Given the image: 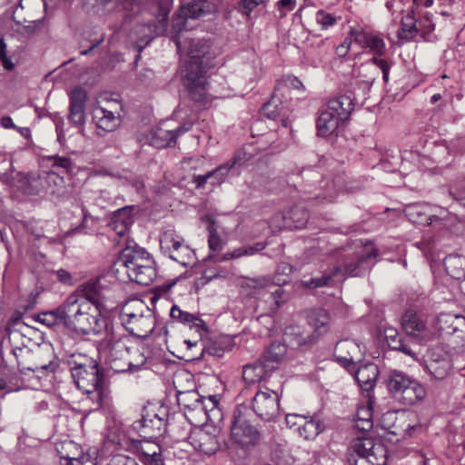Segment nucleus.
<instances>
[{
  "label": "nucleus",
  "instance_id": "nucleus-46",
  "mask_svg": "<svg viewBox=\"0 0 465 465\" xmlns=\"http://www.w3.org/2000/svg\"><path fill=\"white\" fill-rule=\"evenodd\" d=\"M425 368L434 379L443 380L450 369V364L447 358L430 359L427 361Z\"/></svg>",
  "mask_w": 465,
  "mask_h": 465
},
{
  "label": "nucleus",
  "instance_id": "nucleus-62",
  "mask_svg": "<svg viewBox=\"0 0 465 465\" xmlns=\"http://www.w3.org/2000/svg\"><path fill=\"white\" fill-rule=\"evenodd\" d=\"M357 351H359L358 344L355 341L349 340L338 341L334 350L336 353L342 354L343 352H346V355H353Z\"/></svg>",
  "mask_w": 465,
  "mask_h": 465
},
{
  "label": "nucleus",
  "instance_id": "nucleus-58",
  "mask_svg": "<svg viewBox=\"0 0 465 465\" xmlns=\"http://www.w3.org/2000/svg\"><path fill=\"white\" fill-rule=\"evenodd\" d=\"M244 286L253 290L252 293H259L261 290L273 287V282L269 277L246 278Z\"/></svg>",
  "mask_w": 465,
  "mask_h": 465
},
{
  "label": "nucleus",
  "instance_id": "nucleus-64",
  "mask_svg": "<svg viewBox=\"0 0 465 465\" xmlns=\"http://www.w3.org/2000/svg\"><path fill=\"white\" fill-rule=\"evenodd\" d=\"M36 320L46 326H54L58 322V308L39 313Z\"/></svg>",
  "mask_w": 465,
  "mask_h": 465
},
{
  "label": "nucleus",
  "instance_id": "nucleus-34",
  "mask_svg": "<svg viewBox=\"0 0 465 465\" xmlns=\"http://www.w3.org/2000/svg\"><path fill=\"white\" fill-rule=\"evenodd\" d=\"M344 123L340 120L336 114L331 113L328 108L322 110L317 119V134L319 136L326 137L332 134L339 125Z\"/></svg>",
  "mask_w": 465,
  "mask_h": 465
},
{
  "label": "nucleus",
  "instance_id": "nucleus-8",
  "mask_svg": "<svg viewBox=\"0 0 465 465\" xmlns=\"http://www.w3.org/2000/svg\"><path fill=\"white\" fill-rule=\"evenodd\" d=\"M229 439L238 449L249 450L256 446L261 439V431L248 419L245 407H237L232 412Z\"/></svg>",
  "mask_w": 465,
  "mask_h": 465
},
{
  "label": "nucleus",
  "instance_id": "nucleus-57",
  "mask_svg": "<svg viewBox=\"0 0 465 465\" xmlns=\"http://www.w3.org/2000/svg\"><path fill=\"white\" fill-rule=\"evenodd\" d=\"M282 105L279 99L272 97L269 102L262 107V114L269 118L275 120L282 115Z\"/></svg>",
  "mask_w": 465,
  "mask_h": 465
},
{
  "label": "nucleus",
  "instance_id": "nucleus-15",
  "mask_svg": "<svg viewBox=\"0 0 465 465\" xmlns=\"http://www.w3.org/2000/svg\"><path fill=\"white\" fill-rule=\"evenodd\" d=\"M210 45L203 39H193L188 48V62L185 70H208L212 66L213 54Z\"/></svg>",
  "mask_w": 465,
  "mask_h": 465
},
{
  "label": "nucleus",
  "instance_id": "nucleus-9",
  "mask_svg": "<svg viewBox=\"0 0 465 465\" xmlns=\"http://www.w3.org/2000/svg\"><path fill=\"white\" fill-rule=\"evenodd\" d=\"M127 337L116 336L106 331L105 337L100 341L98 351L114 372H125L128 353L131 345Z\"/></svg>",
  "mask_w": 465,
  "mask_h": 465
},
{
  "label": "nucleus",
  "instance_id": "nucleus-30",
  "mask_svg": "<svg viewBox=\"0 0 465 465\" xmlns=\"http://www.w3.org/2000/svg\"><path fill=\"white\" fill-rule=\"evenodd\" d=\"M351 94H343L331 98L327 104V108L337 115V117L345 122L349 120L354 110V102Z\"/></svg>",
  "mask_w": 465,
  "mask_h": 465
},
{
  "label": "nucleus",
  "instance_id": "nucleus-18",
  "mask_svg": "<svg viewBox=\"0 0 465 465\" xmlns=\"http://www.w3.org/2000/svg\"><path fill=\"white\" fill-rule=\"evenodd\" d=\"M115 265L117 271L122 269L128 273L131 271L141 269L140 265H154V261L145 249L139 246L127 247L122 252Z\"/></svg>",
  "mask_w": 465,
  "mask_h": 465
},
{
  "label": "nucleus",
  "instance_id": "nucleus-52",
  "mask_svg": "<svg viewBox=\"0 0 465 465\" xmlns=\"http://www.w3.org/2000/svg\"><path fill=\"white\" fill-rule=\"evenodd\" d=\"M206 4V0H193L192 3L188 4L187 6L182 7V15L185 18H198L204 13L203 8Z\"/></svg>",
  "mask_w": 465,
  "mask_h": 465
},
{
  "label": "nucleus",
  "instance_id": "nucleus-13",
  "mask_svg": "<svg viewBox=\"0 0 465 465\" xmlns=\"http://www.w3.org/2000/svg\"><path fill=\"white\" fill-rule=\"evenodd\" d=\"M378 250H361L360 252H350L342 256V263L337 265L341 270L339 275L358 277L363 275L371 268V261L378 256Z\"/></svg>",
  "mask_w": 465,
  "mask_h": 465
},
{
  "label": "nucleus",
  "instance_id": "nucleus-4",
  "mask_svg": "<svg viewBox=\"0 0 465 465\" xmlns=\"http://www.w3.org/2000/svg\"><path fill=\"white\" fill-rule=\"evenodd\" d=\"M120 318L126 331L138 338H147L155 327L152 311L139 299L127 302Z\"/></svg>",
  "mask_w": 465,
  "mask_h": 465
},
{
  "label": "nucleus",
  "instance_id": "nucleus-37",
  "mask_svg": "<svg viewBox=\"0 0 465 465\" xmlns=\"http://www.w3.org/2000/svg\"><path fill=\"white\" fill-rule=\"evenodd\" d=\"M266 244L264 242H259L250 246H242L234 249L232 252H228L223 253L221 256L215 254H209L207 259L213 260L214 262H226L232 259H237L244 255H253L265 248Z\"/></svg>",
  "mask_w": 465,
  "mask_h": 465
},
{
  "label": "nucleus",
  "instance_id": "nucleus-41",
  "mask_svg": "<svg viewBox=\"0 0 465 465\" xmlns=\"http://www.w3.org/2000/svg\"><path fill=\"white\" fill-rule=\"evenodd\" d=\"M323 429V423L316 414L307 415L298 429V433L304 440H310L315 439Z\"/></svg>",
  "mask_w": 465,
  "mask_h": 465
},
{
  "label": "nucleus",
  "instance_id": "nucleus-29",
  "mask_svg": "<svg viewBox=\"0 0 465 465\" xmlns=\"http://www.w3.org/2000/svg\"><path fill=\"white\" fill-rule=\"evenodd\" d=\"M192 445L195 450L206 454H215L220 449V441L216 434L207 430H200L191 437Z\"/></svg>",
  "mask_w": 465,
  "mask_h": 465
},
{
  "label": "nucleus",
  "instance_id": "nucleus-43",
  "mask_svg": "<svg viewBox=\"0 0 465 465\" xmlns=\"http://www.w3.org/2000/svg\"><path fill=\"white\" fill-rule=\"evenodd\" d=\"M446 272L453 279L459 280L465 277V256L460 254H449L443 261Z\"/></svg>",
  "mask_w": 465,
  "mask_h": 465
},
{
  "label": "nucleus",
  "instance_id": "nucleus-36",
  "mask_svg": "<svg viewBox=\"0 0 465 465\" xmlns=\"http://www.w3.org/2000/svg\"><path fill=\"white\" fill-rule=\"evenodd\" d=\"M404 213L413 223L431 225L434 223H438L440 225H445L443 219L436 215H427L424 212V207L417 203L408 205Z\"/></svg>",
  "mask_w": 465,
  "mask_h": 465
},
{
  "label": "nucleus",
  "instance_id": "nucleus-31",
  "mask_svg": "<svg viewBox=\"0 0 465 465\" xmlns=\"http://www.w3.org/2000/svg\"><path fill=\"white\" fill-rule=\"evenodd\" d=\"M60 465H84V451L80 445L70 440L60 441Z\"/></svg>",
  "mask_w": 465,
  "mask_h": 465
},
{
  "label": "nucleus",
  "instance_id": "nucleus-1",
  "mask_svg": "<svg viewBox=\"0 0 465 465\" xmlns=\"http://www.w3.org/2000/svg\"><path fill=\"white\" fill-rule=\"evenodd\" d=\"M61 365L63 370L70 372L77 388L100 407L105 396L104 374L97 361L84 354L73 352L60 359Z\"/></svg>",
  "mask_w": 465,
  "mask_h": 465
},
{
  "label": "nucleus",
  "instance_id": "nucleus-32",
  "mask_svg": "<svg viewBox=\"0 0 465 465\" xmlns=\"http://www.w3.org/2000/svg\"><path fill=\"white\" fill-rule=\"evenodd\" d=\"M86 98V93L82 87H75L70 94L69 119L74 124H81L84 121Z\"/></svg>",
  "mask_w": 465,
  "mask_h": 465
},
{
  "label": "nucleus",
  "instance_id": "nucleus-21",
  "mask_svg": "<svg viewBox=\"0 0 465 465\" xmlns=\"http://www.w3.org/2000/svg\"><path fill=\"white\" fill-rule=\"evenodd\" d=\"M155 18L157 20V24L154 20L148 23L137 24L131 30L129 37L136 44L139 51L149 45L155 36L160 35L164 32L167 20L164 21L162 27L158 18V14Z\"/></svg>",
  "mask_w": 465,
  "mask_h": 465
},
{
  "label": "nucleus",
  "instance_id": "nucleus-2",
  "mask_svg": "<svg viewBox=\"0 0 465 465\" xmlns=\"http://www.w3.org/2000/svg\"><path fill=\"white\" fill-rule=\"evenodd\" d=\"M103 311L94 307L89 302L70 295L60 310V322L71 331L77 334H97L104 328L108 330Z\"/></svg>",
  "mask_w": 465,
  "mask_h": 465
},
{
  "label": "nucleus",
  "instance_id": "nucleus-14",
  "mask_svg": "<svg viewBox=\"0 0 465 465\" xmlns=\"http://www.w3.org/2000/svg\"><path fill=\"white\" fill-rule=\"evenodd\" d=\"M279 401L277 391L265 388V391H258L252 398V410L262 420H271L279 413Z\"/></svg>",
  "mask_w": 465,
  "mask_h": 465
},
{
  "label": "nucleus",
  "instance_id": "nucleus-27",
  "mask_svg": "<svg viewBox=\"0 0 465 465\" xmlns=\"http://www.w3.org/2000/svg\"><path fill=\"white\" fill-rule=\"evenodd\" d=\"M39 166L41 174L46 184V191L54 193L56 190V183L58 180V173L55 169L58 167V154L54 155H40Z\"/></svg>",
  "mask_w": 465,
  "mask_h": 465
},
{
  "label": "nucleus",
  "instance_id": "nucleus-6",
  "mask_svg": "<svg viewBox=\"0 0 465 465\" xmlns=\"http://www.w3.org/2000/svg\"><path fill=\"white\" fill-rule=\"evenodd\" d=\"M387 460L386 445L371 438L355 439L347 450L348 465H386Z\"/></svg>",
  "mask_w": 465,
  "mask_h": 465
},
{
  "label": "nucleus",
  "instance_id": "nucleus-56",
  "mask_svg": "<svg viewBox=\"0 0 465 465\" xmlns=\"http://www.w3.org/2000/svg\"><path fill=\"white\" fill-rule=\"evenodd\" d=\"M225 352V347L222 341L210 340L206 344H203L201 348V356L205 354L210 355L213 358H222Z\"/></svg>",
  "mask_w": 465,
  "mask_h": 465
},
{
  "label": "nucleus",
  "instance_id": "nucleus-19",
  "mask_svg": "<svg viewBox=\"0 0 465 465\" xmlns=\"http://www.w3.org/2000/svg\"><path fill=\"white\" fill-rule=\"evenodd\" d=\"M208 70L198 72L197 70H185L183 85L189 97L196 102L204 104L207 101V74Z\"/></svg>",
  "mask_w": 465,
  "mask_h": 465
},
{
  "label": "nucleus",
  "instance_id": "nucleus-47",
  "mask_svg": "<svg viewBox=\"0 0 465 465\" xmlns=\"http://www.w3.org/2000/svg\"><path fill=\"white\" fill-rule=\"evenodd\" d=\"M20 183L21 190L24 193L28 195L38 194L42 187L46 189L44 178L40 175L26 174L21 179Z\"/></svg>",
  "mask_w": 465,
  "mask_h": 465
},
{
  "label": "nucleus",
  "instance_id": "nucleus-39",
  "mask_svg": "<svg viewBox=\"0 0 465 465\" xmlns=\"http://www.w3.org/2000/svg\"><path fill=\"white\" fill-rule=\"evenodd\" d=\"M384 337L388 343V346L391 349L394 351H400L414 360L418 359L417 353L408 344L404 342L401 336H400L397 329L393 327L385 328Z\"/></svg>",
  "mask_w": 465,
  "mask_h": 465
},
{
  "label": "nucleus",
  "instance_id": "nucleus-23",
  "mask_svg": "<svg viewBox=\"0 0 465 465\" xmlns=\"http://www.w3.org/2000/svg\"><path fill=\"white\" fill-rule=\"evenodd\" d=\"M401 327L408 336L421 341H427L433 335L423 317L411 310L406 311L401 316Z\"/></svg>",
  "mask_w": 465,
  "mask_h": 465
},
{
  "label": "nucleus",
  "instance_id": "nucleus-48",
  "mask_svg": "<svg viewBox=\"0 0 465 465\" xmlns=\"http://www.w3.org/2000/svg\"><path fill=\"white\" fill-rule=\"evenodd\" d=\"M176 399L178 405L185 411H196L201 407V395L196 391H178Z\"/></svg>",
  "mask_w": 465,
  "mask_h": 465
},
{
  "label": "nucleus",
  "instance_id": "nucleus-22",
  "mask_svg": "<svg viewBox=\"0 0 465 465\" xmlns=\"http://www.w3.org/2000/svg\"><path fill=\"white\" fill-rule=\"evenodd\" d=\"M166 420L153 410H143L142 418L134 422V428L144 437L157 438L164 432Z\"/></svg>",
  "mask_w": 465,
  "mask_h": 465
},
{
  "label": "nucleus",
  "instance_id": "nucleus-7",
  "mask_svg": "<svg viewBox=\"0 0 465 465\" xmlns=\"http://www.w3.org/2000/svg\"><path fill=\"white\" fill-rule=\"evenodd\" d=\"M54 359L53 346L45 343L36 351L35 361L25 368V375L27 371L34 372L40 381L43 390L54 393L57 389L56 371L58 370V362L54 361Z\"/></svg>",
  "mask_w": 465,
  "mask_h": 465
},
{
  "label": "nucleus",
  "instance_id": "nucleus-45",
  "mask_svg": "<svg viewBox=\"0 0 465 465\" xmlns=\"http://www.w3.org/2000/svg\"><path fill=\"white\" fill-rule=\"evenodd\" d=\"M140 267L141 269L131 271L126 274L130 281L147 286L156 278V270L153 265H140Z\"/></svg>",
  "mask_w": 465,
  "mask_h": 465
},
{
  "label": "nucleus",
  "instance_id": "nucleus-51",
  "mask_svg": "<svg viewBox=\"0 0 465 465\" xmlns=\"http://www.w3.org/2000/svg\"><path fill=\"white\" fill-rule=\"evenodd\" d=\"M341 270L340 267H334L331 272L324 273L320 277L312 278L310 281L305 282L304 285L311 289L331 285L333 282V278L339 275Z\"/></svg>",
  "mask_w": 465,
  "mask_h": 465
},
{
  "label": "nucleus",
  "instance_id": "nucleus-55",
  "mask_svg": "<svg viewBox=\"0 0 465 465\" xmlns=\"http://www.w3.org/2000/svg\"><path fill=\"white\" fill-rule=\"evenodd\" d=\"M187 19L188 18H185L182 15V12L180 11L179 15H177L173 19V25H172L173 36H172V39L174 42L178 51H181V49H182V42H181L180 33L183 32L185 29Z\"/></svg>",
  "mask_w": 465,
  "mask_h": 465
},
{
  "label": "nucleus",
  "instance_id": "nucleus-17",
  "mask_svg": "<svg viewBox=\"0 0 465 465\" xmlns=\"http://www.w3.org/2000/svg\"><path fill=\"white\" fill-rule=\"evenodd\" d=\"M115 265L117 271L122 269L128 273L131 271L141 269L140 265H154V261L145 249L139 246L127 247L122 252Z\"/></svg>",
  "mask_w": 465,
  "mask_h": 465
},
{
  "label": "nucleus",
  "instance_id": "nucleus-5",
  "mask_svg": "<svg viewBox=\"0 0 465 465\" xmlns=\"http://www.w3.org/2000/svg\"><path fill=\"white\" fill-rule=\"evenodd\" d=\"M386 386L397 401L407 406L422 401L427 395L425 387L419 381L400 371H391L388 374Z\"/></svg>",
  "mask_w": 465,
  "mask_h": 465
},
{
  "label": "nucleus",
  "instance_id": "nucleus-33",
  "mask_svg": "<svg viewBox=\"0 0 465 465\" xmlns=\"http://www.w3.org/2000/svg\"><path fill=\"white\" fill-rule=\"evenodd\" d=\"M438 329L441 334L465 333V317L451 313H441L437 318Z\"/></svg>",
  "mask_w": 465,
  "mask_h": 465
},
{
  "label": "nucleus",
  "instance_id": "nucleus-50",
  "mask_svg": "<svg viewBox=\"0 0 465 465\" xmlns=\"http://www.w3.org/2000/svg\"><path fill=\"white\" fill-rule=\"evenodd\" d=\"M208 245L213 252H218L223 249V242L221 237L218 235L217 229L215 227V221L208 217Z\"/></svg>",
  "mask_w": 465,
  "mask_h": 465
},
{
  "label": "nucleus",
  "instance_id": "nucleus-59",
  "mask_svg": "<svg viewBox=\"0 0 465 465\" xmlns=\"http://www.w3.org/2000/svg\"><path fill=\"white\" fill-rule=\"evenodd\" d=\"M218 403L219 401L215 395H211L209 397L201 396V400L199 401L201 407L197 409L196 412L209 416V411H213L218 406Z\"/></svg>",
  "mask_w": 465,
  "mask_h": 465
},
{
  "label": "nucleus",
  "instance_id": "nucleus-54",
  "mask_svg": "<svg viewBox=\"0 0 465 465\" xmlns=\"http://www.w3.org/2000/svg\"><path fill=\"white\" fill-rule=\"evenodd\" d=\"M363 49H369L375 55L381 56L386 53V45L379 35L371 33Z\"/></svg>",
  "mask_w": 465,
  "mask_h": 465
},
{
  "label": "nucleus",
  "instance_id": "nucleus-10",
  "mask_svg": "<svg viewBox=\"0 0 465 465\" xmlns=\"http://www.w3.org/2000/svg\"><path fill=\"white\" fill-rule=\"evenodd\" d=\"M329 321L330 316L326 310L315 309L308 316L309 324L314 329L313 332L304 334L299 327L291 326L286 328L284 331V340L298 347L312 345L319 339V336L326 331Z\"/></svg>",
  "mask_w": 465,
  "mask_h": 465
},
{
  "label": "nucleus",
  "instance_id": "nucleus-25",
  "mask_svg": "<svg viewBox=\"0 0 465 465\" xmlns=\"http://www.w3.org/2000/svg\"><path fill=\"white\" fill-rule=\"evenodd\" d=\"M275 370V365L266 363L260 358L243 366L242 379L248 384H254L266 381Z\"/></svg>",
  "mask_w": 465,
  "mask_h": 465
},
{
  "label": "nucleus",
  "instance_id": "nucleus-35",
  "mask_svg": "<svg viewBox=\"0 0 465 465\" xmlns=\"http://www.w3.org/2000/svg\"><path fill=\"white\" fill-rule=\"evenodd\" d=\"M150 351L143 346L131 345L126 361V371L136 372L146 368Z\"/></svg>",
  "mask_w": 465,
  "mask_h": 465
},
{
  "label": "nucleus",
  "instance_id": "nucleus-63",
  "mask_svg": "<svg viewBox=\"0 0 465 465\" xmlns=\"http://www.w3.org/2000/svg\"><path fill=\"white\" fill-rule=\"evenodd\" d=\"M316 22L321 25L322 29H327L336 24L337 17L324 10H319L316 13Z\"/></svg>",
  "mask_w": 465,
  "mask_h": 465
},
{
  "label": "nucleus",
  "instance_id": "nucleus-44",
  "mask_svg": "<svg viewBox=\"0 0 465 465\" xmlns=\"http://www.w3.org/2000/svg\"><path fill=\"white\" fill-rule=\"evenodd\" d=\"M94 117L97 118V127L105 132H113L121 124L120 115L104 108L97 109Z\"/></svg>",
  "mask_w": 465,
  "mask_h": 465
},
{
  "label": "nucleus",
  "instance_id": "nucleus-61",
  "mask_svg": "<svg viewBox=\"0 0 465 465\" xmlns=\"http://www.w3.org/2000/svg\"><path fill=\"white\" fill-rule=\"evenodd\" d=\"M371 32H367L361 27H353L350 30V36L352 37L355 44L364 48Z\"/></svg>",
  "mask_w": 465,
  "mask_h": 465
},
{
  "label": "nucleus",
  "instance_id": "nucleus-3",
  "mask_svg": "<svg viewBox=\"0 0 465 465\" xmlns=\"http://www.w3.org/2000/svg\"><path fill=\"white\" fill-rule=\"evenodd\" d=\"M35 299L32 298L27 304L23 307V311H17L12 317L6 326L8 342L11 346V352L16 360L17 368L21 374L25 375V368L35 361L36 351L29 349L32 342L30 335L35 332L28 325L21 322L23 313L32 309L35 304Z\"/></svg>",
  "mask_w": 465,
  "mask_h": 465
},
{
  "label": "nucleus",
  "instance_id": "nucleus-40",
  "mask_svg": "<svg viewBox=\"0 0 465 465\" xmlns=\"http://www.w3.org/2000/svg\"><path fill=\"white\" fill-rule=\"evenodd\" d=\"M418 15L410 10L401 21V28L398 32V37L406 42H418L417 37V25Z\"/></svg>",
  "mask_w": 465,
  "mask_h": 465
},
{
  "label": "nucleus",
  "instance_id": "nucleus-12",
  "mask_svg": "<svg viewBox=\"0 0 465 465\" xmlns=\"http://www.w3.org/2000/svg\"><path fill=\"white\" fill-rule=\"evenodd\" d=\"M112 278L113 276L102 275L83 283L81 292L84 297L80 299L89 302L94 307L104 312L105 301L110 297L112 287L115 283Z\"/></svg>",
  "mask_w": 465,
  "mask_h": 465
},
{
  "label": "nucleus",
  "instance_id": "nucleus-16",
  "mask_svg": "<svg viewBox=\"0 0 465 465\" xmlns=\"http://www.w3.org/2000/svg\"><path fill=\"white\" fill-rule=\"evenodd\" d=\"M309 221L308 211L302 206L294 205L284 213H278L272 217L273 227L282 229H302Z\"/></svg>",
  "mask_w": 465,
  "mask_h": 465
},
{
  "label": "nucleus",
  "instance_id": "nucleus-38",
  "mask_svg": "<svg viewBox=\"0 0 465 465\" xmlns=\"http://www.w3.org/2000/svg\"><path fill=\"white\" fill-rule=\"evenodd\" d=\"M170 316L172 319L188 325L191 329L194 328L197 331L200 330H207L206 323L203 320L195 314L182 311L177 305H173L170 311Z\"/></svg>",
  "mask_w": 465,
  "mask_h": 465
},
{
  "label": "nucleus",
  "instance_id": "nucleus-20",
  "mask_svg": "<svg viewBox=\"0 0 465 465\" xmlns=\"http://www.w3.org/2000/svg\"><path fill=\"white\" fill-rule=\"evenodd\" d=\"M192 127V123H185L175 129H167L163 124L152 130L150 143L158 149L174 147L177 138L189 132Z\"/></svg>",
  "mask_w": 465,
  "mask_h": 465
},
{
  "label": "nucleus",
  "instance_id": "nucleus-28",
  "mask_svg": "<svg viewBox=\"0 0 465 465\" xmlns=\"http://www.w3.org/2000/svg\"><path fill=\"white\" fill-rule=\"evenodd\" d=\"M352 373L361 390L369 392L374 388L380 371L375 363L369 362L356 367Z\"/></svg>",
  "mask_w": 465,
  "mask_h": 465
},
{
  "label": "nucleus",
  "instance_id": "nucleus-53",
  "mask_svg": "<svg viewBox=\"0 0 465 465\" xmlns=\"http://www.w3.org/2000/svg\"><path fill=\"white\" fill-rule=\"evenodd\" d=\"M150 447L153 449L152 452L145 450L144 447L141 448L140 453L143 458V462L147 465H163L161 447L159 445H150Z\"/></svg>",
  "mask_w": 465,
  "mask_h": 465
},
{
  "label": "nucleus",
  "instance_id": "nucleus-26",
  "mask_svg": "<svg viewBox=\"0 0 465 465\" xmlns=\"http://www.w3.org/2000/svg\"><path fill=\"white\" fill-rule=\"evenodd\" d=\"M155 4L158 10V18L163 26L165 20H168L169 13L173 5V0H124L122 7L132 14H138L142 8L148 4Z\"/></svg>",
  "mask_w": 465,
  "mask_h": 465
},
{
  "label": "nucleus",
  "instance_id": "nucleus-11",
  "mask_svg": "<svg viewBox=\"0 0 465 465\" xmlns=\"http://www.w3.org/2000/svg\"><path fill=\"white\" fill-rule=\"evenodd\" d=\"M302 173L304 183L302 184L300 189L304 194H308L305 198L307 201L312 202V204L320 203H331L338 195L339 190L334 184L330 185L328 182L322 181L323 183L317 187L315 182L321 178L320 173L315 169L303 170Z\"/></svg>",
  "mask_w": 465,
  "mask_h": 465
},
{
  "label": "nucleus",
  "instance_id": "nucleus-49",
  "mask_svg": "<svg viewBox=\"0 0 465 465\" xmlns=\"http://www.w3.org/2000/svg\"><path fill=\"white\" fill-rule=\"evenodd\" d=\"M286 352L287 348L284 344L274 341L270 345L261 358L264 362L277 367L278 363L284 358Z\"/></svg>",
  "mask_w": 465,
  "mask_h": 465
},
{
  "label": "nucleus",
  "instance_id": "nucleus-24",
  "mask_svg": "<svg viewBox=\"0 0 465 465\" xmlns=\"http://www.w3.org/2000/svg\"><path fill=\"white\" fill-rule=\"evenodd\" d=\"M161 244L162 248L169 252V257L181 265L187 267L194 262L195 253L193 250L173 236L166 234Z\"/></svg>",
  "mask_w": 465,
  "mask_h": 465
},
{
  "label": "nucleus",
  "instance_id": "nucleus-42",
  "mask_svg": "<svg viewBox=\"0 0 465 465\" xmlns=\"http://www.w3.org/2000/svg\"><path fill=\"white\" fill-rule=\"evenodd\" d=\"M417 25V35H419L423 41L434 43L438 40L437 35L433 34L435 24L430 12H424L421 15H418Z\"/></svg>",
  "mask_w": 465,
  "mask_h": 465
},
{
  "label": "nucleus",
  "instance_id": "nucleus-60",
  "mask_svg": "<svg viewBox=\"0 0 465 465\" xmlns=\"http://www.w3.org/2000/svg\"><path fill=\"white\" fill-rule=\"evenodd\" d=\"M232 165H233V163L232 164H223L212 171H209L211 178H212V179H210L211 183L213 185L221 183L223 181V179L225 178V176L228 174V173L231 170V168L232 167Z\"/></svg>",
  "mask_w": 465,
  "mask_h": 465
}]
</instances>
